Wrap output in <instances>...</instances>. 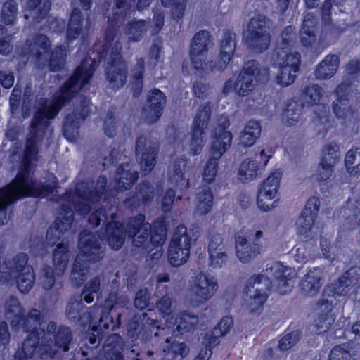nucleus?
<instances>
[{
    "mask_svg": "<svg viewBox=\"0 0 360 360\" xmlns=\"http://www.w3.org/2000/svg\"><path fill=\"white\" fill-rule=\"evenodd\" d=\"M296 276L294 269L281 262L271 264L261 274L250 278L243 295V307L252 313L259 312L267 300L271 283L279 293L285 294L291 290L290 281Z\"/></svg>",
    "mask_w": 360,
    "mask_h": 360,
    "instance_id": "f257e3e1",
    "label": "nucleus"
},
{
    "mask_svg": "<svg viewBox=\"0 0 360 360\" xmlns=\"http://www.w3.org/2000/svg\"><path fill=\"white\" fill-rule=\"evenodd\" d=\"M44 327L45 323L41 321L40 311L37 309L30 311L24 323V328L29 334L22 342L21 349L16 352L14 360H31L38 353L40 357L45 359L52 356L59 348L64 352L69 350L70 330L67 327L60 328L56 336L50 330L44 333L42 346L38 349L39 329L44 330Z\"/></svg>",
    "mask_w": 360,
    "mask_h": 360,
    "instance_id": "f03ea898",
    "label": "nucleus"
},
{
    "mask_svg": "<svg viewBox=\"0 0 360 360\" xmlns=\"http://www.w3.org/2000/svg\"><path fill=\"white\" fill-rule=\"evenodd\" d=\"M95 65L94 59H85L61 88L59 94L49 105H46L42 109L37 111L31 125L34 134L46 128L49 124L48 120L53 118L58 114L63 104L72 97L78 90L82 89L88 84L93 75Z\"/></svg>",
    "mask_w": 360,
    "mask_h": 360,
    "instance_id": "7ed1b4c3",
    "label": "nucleus"
},
{
    "mask_svg": "<svg viewBox=\"0 0 360 360\" xmlns=\"http://www.w3.org/2000/svg\"><path fill=\"white\" fill-rule=\"evenodd\" d=\"M78 247L79 254L73 264L70 280L75 285H81L87 278L89 264L100 261L103 255V249L98 237L90 231L80 233Z\"/></svg>",
    "mask_w": 360,
    "mask_h": 360,
    "instance_id": "20e7f679",
    "label": "nucleus"
},
{
    "mask_svg": "<svg viewBox=\"0 0 360 360\" xmlns=\"http://www.w3.org/2000/svg\"><path fill=\"white\" fill-rule=\"evenodd\" d=\"M291 32V27L285 28L283 33V41L274 49L271 59L273 67L277 68L275 74L276 82L283 87L295 82L300 63V54L290 51V44L285 41Z\"/></svg>",
    "mask_w": 360,
    "mask_h": 360,
    "instance_id": "39448f33",
    "label": "nucleus"
},
{
    "mask_svg": "<svg viewBox=\"0 0 360 360\" xmlns=\"http://www.w3.org/2000/svg\"><path fill=\"white\" fill-rule=\"evenodd\" d=\"M115 34L110 31L107 33L104 42L96 44V50L101 57H107L108 66L105 68L106 77L112 88L118 89L127 81V70L125 63L120 55L121 46L117 41L114 42Z\"/></svg>",
    "mask_w": 360,
    "mask_h": 360,
    "instance_id": "423d86ee",
    "label": "nucleus"
},
{
    "mask_svg": "<svg viewBox=\"0 0 360 360\" xmlns=\"http://www.w3.org/2000/svg\"><path fill=\"white\" fill-rule=\"evenodd\" d=\"M230 122L226 115L220 116L212 131L213 141L210 158L206 162L202 177L203 181L210 184L214 179L217 172L218 160L229 148L232 142V134L228 128Z\"/></svg>",
    "mask_w": 360,
    "mask_h": 360,
    "instance_id": "0eeeda50",
    "label": "nucleus"
},
{
    "mask_svg": "<svg viewBox=\"0 0 360 360\" xmlns=\"http://www.w3.org/2000/svg\"><path fill=\"white\" fill-rule=\"evenodd\" d=\"M49 46L50 42L48 38L44 35H38L34 39L33 45L28 41L25 43L22 48L20 55L25 57L28 55L27 59L31 58L39 66L45 65L49 60V69L51 71H58L64 65L66 50L62 46H58L50 53Z\"/></svg>",
    "mask_w": 360,
    "mask_h": 360,
    "instance_id": "6e6552de",
    "label": "nucleus"
},
{
    "mask_svg": "<svg viewBox=\"0 0 360 360\" xmlns=\"http://www.w3.org/2000/svg\"><path fill=\"white\" fill-rule=\"evenodd\" d=\"M27 257L20 253L14 257L9 264L0 262V285L17 279V286L22 292H27L35 282V274L30 266L27 265Z\"/></svg>",
    "mask_w": 360,
    "mask_h": 360,
    "instance_id": "1a4fd4ad",
    "label": "nucleus"
},
{
    "mask_svg": "<svg viewBox=\"0 0 360 360\" xmlns=\"http://www.w3.org/2000/svg\"><path fill=\"white\" fill-rule=\"evenodd\" d=\"M191 239L184 226H179L169 243L167 250L168 262L173 266L186 264L190 256Z\"/></svg>",
    "mask_w": 360,
    "mask_h": 360,
    "instance_id": "9d476101",
    "label": "nucleus"
},
{
    "mask_svg": "<svg viewBox=\"0 0 360 360\" xmlns=\"http://www.w3.org/2000/svg\"><path fill=\"white\" fill-rule=\"evenodd\" d=\"M269 22L263 16L251 19L244 34L246 43L255 51H265L269 46Z\"/></svg>",
    "mask_w": 360,
    "mask_h": 360,
    "instance_id": "9b49d317",
    "label": "nucleus"
},
{
    "mask_svg": "<svg viewBox=\"0 0 360 360\" xmlns=\"http://www.w3.org/2000/svg\"><path fill=\"white\" fill-rule=\"evenodd\" d=\"M216 277L200 273L192 278L189 288V297L195 304L206 302L211 299L218 290Z\"/></svg>",
    "mask_w": 360,
    "mask_h": 360,
    "instance_id": "f8f14e48",
    "label": "nucleus"
},
{
    "mask_svg": "<svg viewBox=\"0 0 360 360\" xmlns=\"http://www.w3.org/2000/svg\"><path fill=\"white\" fill-rule=\"evenodd\" d=\"M210 36L205 30L197 32L192 40L190 58L193 68L200 72H210V62L207 61V46Z\"/></svg>",
    "mask_w": 360,
    "mask_h": 360,
    "instance_id": "ddd939ff",
    "label": "nucleus"
},
{
    "mask_svg": "<svg viewBox=\"0 0 360 360\" xmlns=\"http://www.w3.org/2000/svg\"><path fill=\"white\" fill-rule=\"evenodd\" d=\"M320 202L318 198H310L300 217L295 222V228L299 235L307 236L318 233V226L316 225V218L319 209Z\"/></svg>",
    "mask_w": 360,
    "mask_h": 360,
    "instance_id": "4468645a",
    "label": "nucleus"
},
{
    "mask_svg": "<svg viewBox=\"0 0 360 360\" xmlns=\"http://www.w3.org/2000/svg\"><path fill=\"white\" fill-rule=\"evenodd\" d=\"M73 4L75 8L67 29V39L69 41L76 39L87 27L88 22L84 20V15L78 7L80 6L83 11H86L91 7V0H74Z\"/></svg>",
    "mask_w": 360,
    "mask_h": 360,
    "instance_id": "2eb2a0df",
    "label": "nucleus"
},
{
    "mask_svg": "<svg viewBox=\"0 0 360 360\" xmlns=\"http://www.w3.org/2000/svg\"><path fill=\"white\" fill-rule=\"evenodd\" d=\"M259 75L258 63L252 60L247 62L243 70L235 81L234 91L239 96H246L255 87Z\"/></svg>",
    "mask_w": 360,
    "mask_h": 360,
    "instance_id": "dca6fc26",
    "label": "nucleus"
},
{
    "mask_svg": "<svg viewBox=\"0 0 360 360\" xmlns=\"http://www.w3.org/2000/svg\"><path fill=\"white\" fill-rule=\"evenodd\" d=\"M73 212L69 208L63 206L53 225L47 231L46 240L50 245H53L60 239L72 227L73 221Z\"/></svg>",
    "mask_w": 360,
    "mask_h": 360,
    "instance_id": "f3484780",
    "label": "nucleus"
},
{
    "mask_svg": "<svg viewBox=\"0 0 360 360\" xmlns=\"http://www.w3.org/2000/svg\"><path fill=\"white\" fill-rule=\"evenodd\" d=\"M208 265L213 269L224 267L228 262L227 249L219 234L212 236L208 245Z\"/></svg>",
    "mask_w": 360,
    "mask_h": 360,
    "instance_id": "a211bd4d",
    "label": "nucleus"
},
{
    "mask_svg": "<svg viewBox=\"0 0 360 360\" xmlns=\"http://www.w3.org/2000/svg\"><path fill=\"white\" fill-rule=\"evenodd\" d=\"M349 86L346 84H341L336 90L338 98L333 102V110L336 117L341 120L343 123L352 121L354 111L352 108L347 92Z\"/></svg>",
    "mask_w": 360,
    "mask_h": 360,
    "instance_id": "6ab92c4d",
    "label": "nucleus"
},
{
    "mask_svg": "<svg viewBox=\"0 0 360 360\" xmlns=\"http://www.w3.org/2000/svg\"><path fill=\"white\" fill-rule=\"evenodd\" d=\"M323 269L320 267L310 269L300 282V291L303 296L312 297L320 290L323 280Z\"/></svg>",
    "mask_w": 360,
    "mask_h": 360,
    "instance_id": "aec40b11",
    "label": "nucleus"
},
{
    "mask_svg": "<svg viewBox=\"0 0 360 360\" xmlns=\"http://www.w3.org/2000/svg\"><path fill=\"white\" fill-rule=\"evenodd\" d=\"M144 221L145 217L139 214L134 219L130 221L126 227L129 236L133 237V243L138 247L147 242L150 233V224Z\"/></svg>",
    "mask_w": 360,
    "mask_h": 360,
    "instance_id": "412c9836",
    "label": "nucleus"
},
{
    "mask_svg": "<svg viewBox=\"0 0 360 360\" xmlns=\"http://www.w3.org/2000/svg\"><path fill=\"white\" fill-rule=\"evenodd\" d=\"M107 179L105 177H100L97 182V190L95 193H89L88 194L82 193L81 188H77V193L72 196L70 201H75V198L79 201L78 203L74 202V207L81 213V214H86L89 210V202L97 201L101 198V193L103 191L104 186L106 185Z\"/></svg>",
    "mask_w": 360,
    "mask_h": 360,
    "instance_id": "4be33fe9",
    "label": "nucleus"
},
{
    "mask_svg": "<svg viewBox=\"0 0 360 360\" xmlns=\"http://www.w3.org/2000/svg\"><path fill=\"white\" fill-rule=\"evenodd\" d=\"M235 49V41L231 33L224 34L221 46L219 58L217 62L210 61V72L223 71L229 63Z\"/></svg>",
    "mask_w": 360,
    "mask_h": 360,
    "instance_id": "5701e85b",
    "label": "nucleus"
},
{
    "mask_svg": "<svg viewBox=\"0 0 360 360\" xmlns=\"http://www.w3.org/2000/svg\"><path fill=\"white\" fill-rule=\"evenodd\" d=\"M235 249L239 261L246 264L261 253L262 246L252 244L245 236L238 234L236 236Z\"/></svg>",
    "mask_w": 360,
    "mask_h": 360,
    "instance_id": "b1692460",
    "label": "nucleus"
},
{
    "mask_svg": "<svg viewBox=\"0 0 360 360\" xmlns=\"http://www.w3.org/2000/svg\"><path fill=\"white\" fill-rule=\"evenodd\" d=\"M188 169L187 158L185 157L176 158L169 167L168 172L169 181L179 188L188 187L189 184V179L186 176Z\"/></svg>",
    "mask_w": 360,
    "mask_h": 360,
    "instance_id": "393cba45",
    "label": "nucleus"
},
{
    "mask_svg": "<svg viewBox=\"0 0 360 360\" xmlns=\"http://www.w3.org/2000/svg\"><path fill=\"white\" fill-rule=\"evenodd\" d=\"M136 151L137 155L141 154V167L145 174L149 173L155 164L157 149L154 146L148 147L147 139L141 136L137 139Z\"/></svg>",
    "mask_w": 360,
    "mask_h": 360,
    "instance_id": "a878e982",
    "label": "nucleus"
},
{
    "mask_svg": "<svg viewBox=\"0 0 360 360\" xmlns=\"http://www.w3.org/2000/svg\"><path fill=\"white\" fill-rule=\"evenodd\" d=\"M333 306L332 299H322L319 303L318 310L320 314L315 321L316 332L321 333L326 331L335 322V317L331 313Z\"/></svg>",
    "mask_w": 360,
    "mask_h": 360,
    "instance_id": "bb28decb",
    "label": "nucleus"
},
{
    "mask_svg": "<svg viewBox=\"0 0 360 360\" xmlns=\"http://www.w3.org/2000/svg\"><path fill=\"white\" fill-rule=\"evenodd\" d=\"M166 102L165 96L158 89L152 90L148 98V107L145 109L150 122H156L162 115Z\"/></svg>",
    "mask_w": 360,
    "mask_h": 360,
    "instance_id": "cd10ccee",
    "label": "nucleus"
},
{
    "mask_svg": "<svg viewBox=\"0 0 360 360\" xmlns=\"http://www.w3.org/2000/svg\"><path fill=\"white\" fill-rule=\"evenodd\" d=\"M114 213H111L110 221L105 228V238L109 246L115 250L121 248L124 242L126 231L122 224L113 221Z\"/></svg>",
    "mask_w": 360,
    "mask_h": 360,
    "instance_id": "c85d7f7f",
    "label": "nucleus"
},
{
    "mask_svg": "<svg viewBox=\"0 0 360 360\" xmlns=\"http://www.w3.org/2000/svg\"><path fill=\"white\" fill-rule=\"evenodd\" d=\"M340 65L338 56L327 55L316 66L314 75L318 79L327 80L333 77Z\"/></svg>",
    "mask_w": 360,
    "mask_h": 360,
    "instance_id": "c756f323",
    "label": "nucleus"
},
{
    "mask_svg": "<svg viewBox=\"0 0 360 360\" xmlns=\"http://www.w3.org/2000/svg\"><path fill=\"white\" fill-rule=\"evenodd\" d=\"M262 127L257 121L250 120L246 123L238 137V144L243 147L252 146L261 135Z\"/></svg>",
    "mask_w": 360,
    "mask_h": 360,
    "instance_id": "7c9ffc66",
    "label": "nucleus"
},
{
    "mask_svg": "<svg viewBox=\"0 0 360 360\" xmlns=\"http://www.w3.org/2000/svg\"><path fill=\"white\" fill-rule=\"evenodd\" d=\"M282 179V172L276 169L269 174L259 187L258 193L266 195L280 197L279 187Z\"/></svg>",
    "mask_w": 360,
    "mask_h": 360,
    "instance_id": "2f4dec72",
    "label": "nucleus"
},
{
    "mask_svg": "<svg viewBox=\"0 0 360 360\" xmlns=\"http://www.w3.org/2000/svg\"><path fill=\"white\" fill-rule=\"evenodd\" d=\"M22 314V308L16 297H10L5 303V315L8 320L11 321L12 328L18 329L21 326V317ZM25 321L22 323L24 326Z\"/></svg>",
    "mask_w": 360,
    "mask_h": 360,
    "instance_id": "473e14b6",
    "label": "nucleus"
},
{
    "mask_svg": "<svg viewBox=\"0 0 360 360\" xmlns=\"http://www.w3.org/2000/svg\"><path fill=\"white\" fill-rule=\"evenodd\" d=\"M360 276V269L357 266L351 267L339 279L338 283L333 284L330 288L334 293L345 295L348 286L354 283Z\"/></svg>",
    "mask_w": 360,
    "mask_h": 360,
    "instance_id": "72a5a7b5",
    "label": "nucleus"
},
{
    "mask_svg": "<svg viewBox=\"0 0 360 360\" xmlns=\"http://www.w3.org/2000/svg\"><path fill=\"white\" fill-rule=\"evenodd\" d=\"M70 254L68 247L63 243H59L53 253V261L56 274L62 276L65 272L69 262Z\"/></svg>",
    "mask_w": 360,
    "mask_h": 360,
    "instance_id": "f704fd0d",
    "label": "nucleus"
},
{
    "mask_svg": "<svg viewBox=\"0 0 360 360\" xmlns=\"http://www.w3.org/2000/svg\"><path fill=\"white\" fill-rule=\"evenodd\" d=\"M262 170L258 161L251 158L245 159L240 164L238 172V179L241 182L252 181L257 176Z\"/></svg>",
    "mask_w": 360,
    "mask_h": 360,
    "instance_id": "c9c22d12",
    "label": "nucleus"
},
{
    "mask_svg": "<svg viewBox=\"0 0 360 360\" xmlns=\"http://www.w3.org/2000/svg\"><path fill=\"white\" fill-rule=\"evenodd\" d=\"M198 319L197 316L191 315L186 312L174 314L172 319V323L169 328H176L178 332H186L191 330L194 326L198 323Z\"/></svg>",
    "mask_w": 360,
    "mask_h": 360,
    "instance_id": "e433bc0d",
    "label": "nucleus"
},
{
    "mask_svg": "<svg viewBox=\"0 0 360 360\" xmlns=\"http://www.w3.org/2000/svg\"><path fill=\"white\" fill-rule=\"evenodd\" d=\"M212 193L210 187L200 188L196 195V212L199 214H206L212 206Z\"/></svg>",
    "mask_w": 360,
    "mask_h": 360,
    "instance_id": "4c0bfd02",
    "label": "nucleus"
},
{
    "mask_svg": "<svg viewBox=\"0 0 360 360\" xmlns=\"http://www.w3.org/2000/svg\"><path fill=\"white\" fill-rule=\"evenodd\" d=\"M51 6L50 0H29L27 9L29 10L30 14H25V17L28 18L29 16L34 20H39L46 16Z\"/></svg>",
    "mask_w": 360,
    "mask_h": 360,
    "instance_id": "58836bf2",
    "label": "nucleus"
},
{
    "mask_svg": "<svg viewBox=\"0 0 360 360\" xmlns=\"http://www.w3.org/2000/svg\"><path fill=\"white\" fill-rule=\"evenodd\" d=\"M205 129L193 127L191 137L188 143V153L191 155H199L205 146Z\"/></svg>",
    "mask_w": 360,
    "mask_h": 360,
    "instance_id": "ea45409f",
    "label": "nucleus"
},
{
    "mask_svg": "<svg viewBox=\"0 0 360 360\" xmlns=\"http://www.w3.org/2000/svg\"><path fill=\"white\" fill-rule=\"evenodd\" d=\"M117 174L119 176V188H129L138 178V173L135 171H131V167L128 163L119 167Z\"/></svg>",
    "mask_w": 360,
    "mask_h": 360,
    "instance_id": "a19ab883",
    "label": "nucleus"
},
{
    "mask_svg": "<svg viewBox=\"0 0 360 360\" xmlns=\"http://www.w3.org/2000/svg\"><path fill=\"white\" fill-rule=\"evenodd\" d=\"M340 155V146L335 141L326 143L321 152V162L334 166L339 160Z\"/></svg>",
    "mask_w": 360,
    "mask_h": 360,
    "instance_id": "79ce46f5",
    "label": "nucleus"
},
{
    "mask_svg": "<svg viewBox=\"0 0 360 360\" xmlns=\"http://www.w3.org/2000/svg\"><path fill=\"white\" fill-rule=\"evenodd\" d=\"M148 30V25L146 21L140 20L130 22L127 27L126 34L129 41H140Z\"/></svg>",
    "mask_w": 360,
    "mask_h": 360,
    "instance_id": "37998d69",
    "label": "nucleus"
},
{
    "mask_svg": "<svg viewBox=\"0 0 360 360\" xmlns=\"http://www.w3.org/2000/svg\"><path fill=\"white\" fill-rule=\"evenodd\" d=\"M153 233L151 236V241L157 246H160L164 243L166 238L167 229L162 221H156L153 225ZM162 248L157 247L154 255L156 259L162 256Z\"/></svg>",
    "mask_w": 360,
    "mask_h": 360,
    "instance_id": "c03bdc74",
    "label": "nucleus"
},
{
    "mask_svg": "<svg viewBox=\"0 0 360 360\" xmlns=\"http://www.w3.org/2000/svg\"><path fill=\"white\" fill-rule=\"evenodd\" d=\"M328 360H356V354L349 345H340L332 349Z\"/></svg>",
    "mask_w": 360,
    "mask_h": 360,
    "instance_id": "a18cd8bd",
    "label": "nucleus"
},
{
    "mask_svg": "<svg viewBox=\"0 0 360 360\" xmlns=\"http://www.w3.org/2000/svg\"><path fill=\"white\" fill-rule=\"evenodd\" d=\"M314 24V16L311 14H307L304 18L301 30V42L304 46L311 45L315 41L312 29Z\"/></svg>",
    "mask_w": 360,
    "mask_h": 360,
    "instance_id": "49530a36",
    "label": "nucleus"
},
{
    "mask_svg": "<svg viewBox=\"0 0 360 360\" xmlns=\"http://www.w3.org/2000/svg\"><path fill=\"white\" fill-rule=\"evenodd\" d=\"M157 307L166 322V328H170L174 314L170 297L168 295L163 296L158 302Z\"/></svg>",
    "mask_w": 360,
    "mask_h": 360,
    "instance_id": "de8ad7c7",
    "label": "nucleus"
},
{
    "mask_svg": "<svg viewBox=\"0 0 360 360\" xmlns=\"http://www.w3.org/2000/svg\"><path fill=\"white\" fill-rule=\"evenodd\" d=\"M280 202V197L263 195L257 193V205L258 208L264 212H268L276 209Z\"/></svg>",
    "mask_w": 360,
    "mask_h": 360,
    "instance_id": "09e8293b",
    "label": "nucleus"
},
{
    "mask_svg": "<svg viewBox=\"0 0 360 360\" xmlns=\"http://www.w3.org/2000/svg\"><path fill=\"white\" fill-rule=\"evenodd\" d=\"M18 6L13 0H8L4 3L1 9L2 21L7 25L13 24L18 15Z\"/></svg>",
    "mask_w": 360,
    "mask_h": 360,
    "instance_id": "8fccbe9b",
    "label": "nucleus"
},
{
    "mask_svg": "<svg viewBox=\"0 0 360 360\" xmlns=\"http://www.w3.org/2000/svg\"><path fill=\"white\" fill-rule=\"evenodd\" d=\"M323 90L316 84L309 85L305 88L303 100L308 105H313L319 103Z\"/></svg>",
    "mask_w": 360,
    "mask_h": 360,
    "instance_id": "3c124183",
    "label": "nucleus"
},
{
    "mask_svg": "<svg viewBox=\"0 0 360 360\" xmlns=\"http://www.w3.org/2000/svg\"><path fill=\"white\" fill-rule=\"evenodd\" d=\"M211 114V105L210 103H205L200 107L198 114L194 118L193 127L205 129L207 127V122Z\"/></svg>",
    "mask_w": 360,
    "mask_h": 360,
    "instance_id": "603ef678",
    "label": "nucleus"
},
{
    "mask_svg": "<svg viewBox=\"0 0 360 360\" xmlns=\"http://www.w3.org/2000/svg\"><path fill=\"white\" fill-rule=\"evenodd\" d=\"M100 288V278L94 277L90 280L85 285L82 295L84 300L87 303H91L94 299V295L96 294Z\"/></svg>",
    "mask_w": 360,
    "mask_h": 360,
    "instance_id": "864d4df0",
    "label": "nucleus"
},
{
    "mask_svg": "<svg viewBox=\"0 0 360 360\" xmlns=\"http://www.w3.org/2000/svg\"><path fill=\"white\" fill-rule=\"evenodd\" d=\"M300 339L298 331H292L284 335L278 342V347L281 350H287L293 347Z\"/></svg>",
    "mask_w": 360,
    "mask_h": 360,
    "instance_id": "5fc2aeb1",
    "label": "nucleus"
},
{
    "mask_svg": "<svg viewBox=\"0 0 360 360\" xmlns=\"http://www.w3.org/2000/svg\"><path fill=\"white\" fill-rule=\"evenodd\" d=\"M334 166L320 161L316 173L314 178L318 182L326 181L333 174V167Z\"/></svg>",
    "mask_w": 360,
    "mask_h": 360,
    "instance_id": "6e6d98bb",
    "label": "nucleus"
},
{
    "mask_svg": "<svg viewBox=\"0 0 360 360\" xmlns=\"http://www.w3.org/2000/svg\"><path fill=\"white\" fill-rule=\"evenodd\" d=\"M320 246L323 255L326 259L331 261L335 259V256L338 253V249L336 247L330 245V242L327 238H321Z\"/></svg>",
    "mask_w": 360,
    "mask_h": 360,
    "instance_id": "4d7b16f0",
    "label": "nucleus"
},
{
    "mask_svg": "<svg viewBox=\"0 0 360 360\" xmlns=\"http://www.w3.org/2000/svg\"><path fill=\"white\" fill-rule=\"evenodd\" d=\"M233 320L229 316H225L221 319L217 327L214 330V335L215 336L225 335L229 331L231 328L233 326Z\"/></svg>",
    "mask_w": 360,
    "mask_h": 360,
    "instance_id": "13d9d810",
    "label": "nucleus"
},
{
    "mask_svg": "<svg viewBox=\"0 0 360 360\" xmlns=\"http://www.w3.org/2000/svg\"><path fill=\"white\" fill-rule=\"evenodd\" d=\"M161 1L164 6L172 5L174 6L172 13L176 18H180L183 16L185 8V4L183 0H161Z\"/></svg>",
    "mask_w": 360,
    "mask_h": 360,
    "instance_id": "bf43d9fd",
    "label": "nucleus"
},
{
    "mask_svg": "<svg viewBox=\"0 0 360 360\" xmlns=\"http://www.w3.org/2000/svg\"><path fill=\"white\" fill-rule=\"evenodd\" d=\"M150 300V292L146 289H141L136 292L134 299V305L136 308L145 309Z\"/></svg>",
    "mask_w": 360,
    "mask_h": 360,
    "instance_id": "052dcab7",
    "label": "nucleus"
},
{
    "mask_svg": "<svg viewBox=\"0 0 360 360\" xmlns=\"http://www.w3.org/2000/svg\"><path fill=\"white\" fill-rule=\"evenodd\" d=\"M54 273L51 267L46 266L43 271V276L41 278V284L45 290H50L54 285Z\"/></svg>",
    "mask_w": 360,
    "mask_h": 360,
    "instance_id": "680f3d73",
    "label": "nucleus"
},
{
    "mask_svg": "<svg viewBox=\"0 0 360 360\" xmlns=\"http://www.w3.org/2000/svg\"><path fill=\"white\" fill-rule=\"evenodd\" d=\"M82 307L81 302L78 300L70 301L67 307V316L70 319L76 320L80 319V309Z\"/></svg>",
    "mask_w": 360,
    "mask_h": 360,
    "instance_id": "e2e57ef3",
    "label": "nucleus"
},
{
    "mask_svg": "<svg viewBox=\"0 0 360 360\" xmlns=\"http://www.w3.org/2000/svg\"><path fill=\"white\" fill-rule=\"evenodd\" d=\"M300 109L294 110L288 108L283 118L285 124L289 127L295 125L300 120Z\"/></svg>",
    "mask_w": 360,
    "mask_h": 360,
    "instance_id": "0e129e2a",
    "label": "nucleus"
},
{
    "mask_svg": "<svg viewBox=\"0 0 360 360\" xmlns=\"http://www.w3.org/2000/svg\"><path fill=\"white\" fill-rule=\"evenodd\" d=\"M293 257L296 262L304 264L310 259V255L307 252L305 247H298L295 250Z\"/></svg>",
    "mask_w": 360,
    "mask_h": 360,
    "instance_id": "69168bd1",
    "label": "nucleus"
},
{
    "mask_svg": "<svg viewBox=\"0 0 360 360\" xmlns=\"http://www.w3.org/2000/svg\"><path fill=\"white\" fill-rule=\"evenodd\" d=\"M174 197L175 192L172 189L168 190L165 193L162 200V209L164 212H167L171 210L173 205Z\"/></svg>",
    "mask_w": 360,
    "mask_h": 360,
    "instance_id": "338daca9",
    "label": "nucleus"
},
{
    "mask_svg": "<svg viewBox=\"0 0 360 360\" xmlns=\"http://www.w3.org/2000/svg\"><path fill=\"white\" fill-rule=\"evenodd\" d=\"M104 220H108V218L105 215V212L103 210H98L91 214L89 222L94 226H97Z\"/></svg>",
    "mask_w": 360,
    "mask_h": 360,
    "instance_id": "774afa93",
    "label": "nucleus"
}]
</instances>
